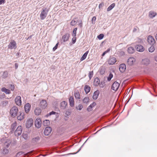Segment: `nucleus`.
Returning <instances> with one entry per match:
<instances>
[{
    "label": "nucleus",
    "mask_w": 157,
    "mask_h": 157,
    "mask_svg": "<svg viewBox=\"0 0 157 157\" xmlns=\"http://www.w3.org/2000/svg\"><path fill=\"white\" fill-rule=\"evenodd\" d=\"M18 111V108L16 106L13 107L10 109V114L13 117H15L17 115Z\"/></svg>",
    "instance_id": "f03ea898"
},
{
    "label": "nucleus",
    "mask_w": 157,
    "mask_h": 157,
    "mask_svg": "<svg viewBox=\"0 0 157 157\" xmlns=\"http://www.w3.org/2000/svg\"><path fill=\"white\" fill-rule=\"evenodd\" d=\"M96 20V17L95 16H94L93 17L92 19V24H94L95 23V21Z\"/></svg>",
    "instance_id": "c03bdc74"
},
{
    "label": "nucleus",
    "mask_w": 157,
    "mask_h": 157,
    "mask_svg": "<svg viewBox=\"0 0 157 157\" xmlns=\"http://www.w3.org/2000/svg\"><path fill=\"white\" fill-rule=\"evenodd\" d=\"M39 105L42 109H45L47 107L48 104L46 100H42L40 101Z\"/></svg>",
    "instance_id": "39448f33"
},
{
    "label": "nucleus",
    "mask_w": 157,
    "mask_h": 157,
    "mask_svg": "<svg viewBox=\"0 0 157 157\" xmlns=\"http://www.w3.org/2000/svg\"><path fill=\"white\" fill-rule=\"evenodd\" d=\"M21 97L20 96H17L15 98V102L16 104L18 106L21 105Z\"/></svg>",
    "instance_id": "9b49d317"
},
{
    "label": "nucleus",
    "mask_w": 157,
    "mask_h": 157,
    "mask_svg": "<svg viewBox=\"0 0 157 157\" xmlns=\"http://www.w3.org/2000/svg\"><path fill=\"white\" fill-rule=\"evenodd\" d=\"M155 50V48L154 46H151L148 49V51L149 52H152Z\"/></svg>",
    "instance_id": "f704fd0d"
},
{
    "label": "nucleus",
    "mask_w": 157,
    "mask_h": 157,
    "mask_svg": "<svg viewBox=\"0 0 157 157\" xmlns=\"http://www.w3.org/2000/svg\"><path fill=\"white\" fill-rule=\"evenodd\" d=\"M17 123L15 121L12 124V125H11V129L13 130H14V129L17 126Z\"/></svg>",
    "instance_id": "473e14b6"
},
{
    "label": "nucleus",
    "mask_w": 157,
    "mask_h": 157,
    "mask_svg": "<svg viewBox=\"0 0 157 157\" xmlns=\"http://www.w3.org/2000/svg\"><path fill=\"white\" fill-rule=\"evenodd\" d=\"M17 44L13 40H12L8 45V48L10 49H16L17 48Z\"/></svg>",
    "instance_id": "20e7f679"
},
{
    "label": "nucleus",
    "mask_w": 157,
    "mask_h": 157,
    "mask_svg": "<svg viewBox=\"0 0 157 157\" xmlns=\"http://www.w3.org/2000/svg\"><path fill=\"white\" fill-rule=\"evenodd\" d=\"M110 50V49L109 48L106 51H105L106 53H107V52H109Z\"/></svg>",
    "instance_id": "680f3d73"
},
{
    "label": "nucleus",
    "mask_w": 157,
    "mask_h": 157,
    "mask_svg": "<svg viewBox=\"0 0 157 157\" xmlns=\"http://www.w3.org/2000/svg\"><path fill=\"white\" fill-rule=\"evenodd\" d=\"M89 98L87 97H86L83 99V101L84 103H87L89 101Z\"/></svg>",
    "instance_id": "c9c22d12"
},
{
    "label": "nucleus",
    "mask_w": 157,
    "mask_h": 157,
    "mask_svg": "<svg viewBox=\"0 0 157 157\" xmlns=\"http://www.w3.org/2000/svg\"><path fill=\"white\" fill-rule=\"evenodd\" d=\"M33 124V120L32 118L28 119L26 122V127L27 128H30Z\"/></svg>",
    "instance_id": "423d86ee"
},
{
    "label": "nucleus",
    "mask_w": 157,
    "mask_h": 157,
    "mask_svg": "<svg viewBox=\"0 0 157 157\" xmlns=\"http://www.w3.org/2000/svg\"><path fill=\"white\" fill-rule=\"evenodd\" d=\"M115 6V4L114 3H112L108 8L107 11L108 12L111 10Z\"/></svg>",
    "instance_id": "c756f323"
},
{
    "label": "nucleus",
    "mask_w": 157,
    "mask_h": 157,
    "mask_svg": "<svg viewBox=\"0 0 157 157\" xmlns=\"http://www.w3.org/2000/svg\"><path fill=\"white\" fill-rule=\"evenodd\" d=\"M40 139V138L39 137H36L35 138H33V142H36L38 141Z\"/></svg>",
    "instance_id": "37998d69"
},
{
    "label": "nucleus",
    "mask_w": 157,
    "mask_h": 157,
    "mask_svg": "<svg viewBox=\"0 0 157 157\" xmlns=\"http://www.w3.org/2000/svg\"><path fill=\"white\" fill-rule=\"evenodd\" d=\"M120 84L118 82H115L113 84L111 88H118Z\"/></svg>",
    "instance_id": "b1692460"
},
{
    "label": "nucleus",
    "mask_w": 157,
    "mask_h": 157,
    "mask_svg": "<svg viewBox=\"0 0 157 157\" xmlns=\"http://www.w3.org/2000/svg\"><path fill=\"white\" fill-rule=\"evenodd\" d=\"M31 105L29 103L26 104L24 106L25 112L27 113L29 112L30 110Z\"/></svg>",
    "instance_id": "f3484780"
},
{
    "label": "nucleus",
    "mask_w": 157,
    "mask_h": 157,
    "mask_svg": "<svg viewBox=\"0 0 157 157\" xmlns=\"http://www.w3.org/2000/svg\"><path fill=\"white\" fill-rule=\"evenodd\" d=\"M70 105L72 107L74 106L75 101L73 96H70L69 99Z\"/></svg>",
    "instance_id": "ddd939ff"
},
{
    "label": "nucleus",
    "mask_w": 157,
    "mask_h": 157,
    "mask_svg": "<svg viewBox=\"0 0 157 157\" xmlns=\"http://www.w3.org/2000/svg\"><path fill=\"white\" fill-rule=\"evenodd\" d=\"M70 34L68 33H67L65 35L63 36L62 40L63 42H66L68 40Z\"/></svg>",
    "instance_id": "4be33fe9"
},
{
    "label": "nucleus",
    "mask_w": 157,
    "mask_h": 157,
    "mask_svg": "<svg viewBox=\"0 0 157 157\" xmlns=\"http://www.w3.org/2000/svg\"><path fill=\"white\" fill-rule=\"evenodd\" d=\"M19 53H16V55L17 56H18L19 55Z\"/></svg>",
    "instance_id": "338daca9"
},
{
    "label": "nucleus",
    "mask_w": 157,
    "mask_h": 157,
    "mask_svg": "<svg viewBox=\"0 0 157 157\" xmlns=\"http://www.w3.org/2000/svg\"><path fill=\"white\" fill-rule=\"evenodd\" d=\"M135 48L136 50L140 52H143L144 50L143 46L141 45H137L136 46Z\"/></svg>",
    "instance_id": "4468645a"
},
{
    "label": "nucleus",
    "mask_w": 157,
    "mask_h": 157,
    "mask_svg": "<svg viewBox=\"0 0 157 157\" xmlns=\"http://www.w3.org/2000/svg\"><path fill=\"white\" fill-rule=\"evenodd\" d=\"M137 31V29L136 28H134L133 29V32H136V31Z\"/></svg>",
    "instance_id": "052dcab7"
},
{
    "label": "nucleus",
    "mask_w": 157,
    "mask_h": 157,
    "mask_svg": "<svg viewBox=\"0 0 157 157\" xmlns=\"http://www.w3.org/2000/svg\"><path fill=\"white\" fill-rule=\"evenodd\" d=\"M8 72L6 71H5L2 72V74L1 76V77L2 78H6L8 76Z\"/></svg>",
    "instance_id": "a878e982"
},
{
    "label": "nucleus",
    "mask_w": 157,
    "mask_h": 157,
    "mask_svg": "<svg viewBox=\"0 0 157 157\" xmlns=\"http://www.w3.org/2000/svg\"><path fill=\"white\" fill-rule=\"evenodd\" d=\"M76 109L79 110H81L83 108V106L81 104H79L78 107H76Z\"/></svg>",
    "instance_id": "4c0bfd02"
},
{
    "label": "nucleus",
    "mask_w": 157,
    "mask_h": 157,
    "mask_svg": "<svg viewBox=\"0 0 157 157\" xmlns=\"http://www.w3.org/2000/svg\"><path fill=\"white\" fill-rule=\"evenodd\" d=\"M74 96L76 99H80V95L78 92H75L74 93Z\"/></svg>",
    "instance_id": "7c9ffc66"
},
{
    "label": "nucleus",
    "mask_w": 157,
    "mask_h": 157,
    "mask_svg": "<svg viewBox=\"0 0 157 157\" xmlns=\"http://www.w3.org/2000/svg\"><path fill=\"white\" fill-rule=\"evenodd\" d=\"M59 43H57L55 46L53 48V51H54L58 47V45Z\"/></svg>",
    "instance_id": "09e8293b"
},
{
    "label": "nucleus",
    "mask_w": 157,
    "mask_h": 157,
    "mask_svg": "<svg viewBox=\"0 0 157 157\" xmlns=\"http://www.w3.org/2000/svg\"><path fill=\"white\" fill-rule=\"evenodd\" d=\"M155 60L157 62V56L155 57Z\"/></svg>",
    "instance_id": "0e129e2a"
},
{
    "label": "nucleus",
    "mask_w": 157,
    "mask_h": 157,
    "mask_svg": "<svg viewBox=\"0 0 157 157\" xmlns=\"http://www.w3.org/2000/svg\"><path fill=\"white\" fill-rule=\"evenodd\" d=\"M34 112L35 115L38 116L41 114V110L40 108L36 107L34 109Z\"/></svg>",
    "instance_id": "412c9836"
},
{
    "label": "nucleus",
    "mask_w": 157,
    "mask_h": 157,
    "mask_svg": "<svg viewBox=\"0 0 157 157\" xmlns=\"http://www.w3.org/2000/svg\"><path fill=\"white\" fill-rule=\"evenodd\" d=\"M126 69V66L125 64L122 63L120 65L119 70L121 72H124Z\"/></svg>",
    "instance_id": "a211bd4d"
},
{
    "label": "nucleus",
    "mask_w": 157,
    "mask_h": 157,
    "mask_svg": "<svg viewBox=\"0 0 157 157\" xmlns=\"http://www.w3.org/2000/svg\"><path fill=\"white\" fill-rule=\"evenodd\" d=\"M50 124V121L48 120H46L44 121L43 125L45 126L49 125Z\"/></svg>",
    "instance_id": "2f4dec72"
},
{
    "label": "nucleus",
    "mask_w": 157,
    "mask_h": 157,
    "mask_svg": "<svg viewBox=\"0 0 157 157\" xmlns=\"http://www.w3.org/2000/svg\"><path fill=\"white\" fill-rule=\"evenodd\" d=\"M84 88H90V87L88 85H86L85 86Z\"/></svg>",
    "instance_id": "13d9d810"
},
{
    "label": "nucleus",
    "mask_w": 157,
    "mask_h": 157,
    "mask_svg": "<svg viewBox=\"0 0 157 157\" xmlns=\"http://www.w3.org/2000/svg\"><path fill=\"white\" fill-rule=\"evenodd\" d=\"M113 75L111 73H110L108 77L107 78V80L108 81H110L111 80V78H113Z\"/></svg>",
    "instance_id": "e433bc0d"
},
{
    "label": "nucleus",
    "mask_w": 157,
    "mask_h": 157,
    "mask_svg": "<svg viewBox=\"0 0 157 157\" xmlns=\"http://www.w3.org/2000/svg\"><path fill=\"white\" fill-rule=\"evenodd\" d=\"M76 23V21L75 20H72L71 22V25L72 26L75 25Z\"/></svg>",
    "instance_id": "a18cd8bd"
},
{
    "label": "nucleus",
    "mask_w": 157,
    "mask_h": 157,
    "mask_svg": "<svg viewBox=\"0 0 157 157\" xmlns=\"http://www.w3.org/2000/svg\"><path fill=\"white\" fill-rule=\"evenodd\" d=\"M2 88L4 89V88H6L5 87H2Z\"/></svg>",
    "instance_id": "774afa93"
},
{
    "label": "nucleus",
    "mask_w": 157,
    "mask_h": 157,
    "mask_svg": "<svg viewBox=\"0 0 157 157\" xmlns=\"http://www.w3.org/2000/svg\"><path fill=\"white\" fill-rule=\"evenodd\" d=\"M141 63L142 64L147 65L150 63V60L148 59H144L142 60Z\"/></svg>",
    "instance_id": "6ab92c4d"
},
{
    "label": "nucleus",
    "mask_w": 157,
    "mask_h": 157,
    "mask_svg": "<svg viewBox=\"0 0 157 157\" xmlns=\"http://www.w3.org/2000/svg\"><path fill=\"white\" fill-rule=\"evenodd\" d=\"M18 64L17 63H15V67L16 69H17L18 67Z\"/></svg>",
    "instance_id": "4d7b16f0"
},
{
    "label": "nucleus",
    "mask_w": 157,
    "mask_h": 157,
    "mask_svg": "<svg viewBox=\"0 0 157 157\" xmlns=\"http://www.w3.org/2000/svg\"><path fill=\"white\" fill-rule=\"evenodd\" d=\"M104 37V35L102 34H101L98 36V38L99 40L102 39Z\"/></svg>",
    "instance_id": "79ce46f5"
},
{
    "label": "nucleus",
    "mask_w": 157,
    "mask_h": 157,
    "mask_svg": "<svg viewBox=\"0 0 157 157\" xmlns=\"http://www.w3.org/2000/svg\"><path fill=\"white\" fill-rule=\"evenodd\" d=\"M22 128L21 126H18L15 132V136H19L20 135L22 132Z\"/></svg>",
    "instance_id": "6e6552de"
},
{
    "label": "nucleus",
    "mask_w": 157,
    "mask_h": 157,
    "mask_svg": "<svg viewBox=\"0 0 157 157\" xmlns=\"http://www.w3.org/2000/svg\"><path fill=\"white\" fill-rule=\"evenodd\" d=\"M1 90L7 94H9L10 93V90L9 89H1Z\"/></svg>",
    "instance_id": "72a5a7b5"
},
{
    "label": "nucleus",
    "mask_w": 157,
    "mask_h": 157,
    "mask_svg": "<svg viewBox=\"0 0 157 157\" xmlns=\"http://www.w3.org/2000/svg\"><path fill=\"white\" fill-rule=\"evenodd\" d=\"M52 128L50 127H46L44 131V134L46 136L49 135L52 131Z\"/></svg>",
    "instance_id": "1a4fd4ad"
},
{
    "label": "nucleus",
    "mask_w": 157,
    "mask_h": 157,
    "mask_svg": "<svg viewBox=\"0 0 157 157\" xmlns=\"http://www.w3.org/2000/svg\"><path fill=\"white\" fill-rule=\"evenodd\" d=\"M104 71L103 70H102V69H101L100 70V73L101 74H102L104 72Z\"/></svg>",
    "instance_id": "bf43d9fd"
},
{
    "label": "nucleus",
    "mask_w": 157,
    "mask_h": 157,
    "mask_svg": "<svg viewBox=\"0 0 157 157\" xmlns=\"http://www.w3.org/2000/svg\"><path fill=\"white\" fill-rule=\"evenodd\" d=\"M48 12V11H47L46 9L42 10L40 15V19L41 20L44 19L46 17Z\"/></svg>",
    "instance_id": "7ed1b4c3"
},
{
    "label": "nucleus",
    "mask_w": 157,
    "mask_h": 157,
    "mask_svg": "<svg viewBox=\"0 0 157 157\" xmlns=\"http://www.w3.org/2000/svg\"><path fill=\"white\" fill-rule=\"evenodd\" d=\"M106 53L105 52H104L103 53V54H102V56H104V55H105V54Z\"/></svg>",
    "instance_id": "e2e57ef3"
},
{
    "label": "nucleus",
    "mask_w": 157,
    "mask_h": 157,
    "mask_svg": "<svg viewBox=\"0 0 157 157\" xmlns=\"http://www.w3.org/2000/svg\"><path fill=\"white\" fill-rule=\"evenodd\" d=\"M22 137L25 139H27L28 138V136L27 134L23 133L22 135Z\"/></svg>",
    "instance_id": "a19ab883"
},
{
    "label": "nucleus",
    "mask_w": 157,
    "mask_h": 157,
    "mask_svg": "<svg viewBox=\"0 0 157 157\" xmlns=\"http://www.w3.org/2000/svg\"><path fill=\"white\" fill-rule=\"evenodd\" d=\"M82 20H81L79 24L78 25L80 26V27H81L82 26Z\"/></svg>",
    "instance_id": "6e6d98bb"
},
{
    "label": "nucleus",
    "mask_w": 157,
    "mask_h": 157,
    "mask_svg": "<svg viewBox=\"0 0 157 157\" xmlns=\"http://www.w3.org/2000/svg\"><path fill=\"white\" fill-rule=\"evenodd\" d=\"M41 121L40 118H37L35 120V126L38 128H40L41 125Z\"/></svg>",
    "instance_id": "0eeeda50"
},
{
    "label": "nucleus",
    "mask_w": 157,
    "mask_h": 157,
    "mask_svg": "<svg viewBox=\"0 0 157 157\" xmlns=\"http://www.w3.org/2000/svg\"><path fill=\"white\" fill-rule=\"evenodd\" d=\"M8 87L9 88H14V86L13 84H9L8 85Z\"/></svg>",
    "instance_id": "49530a36"
},
{
    "label": "nucleus",
    "mask_w": 157,
    "mask_h": 157,
    "mask_svg": "<svg viewBox=\"0 0 157 157\" xmlns=\"http://www.w3.org/2000/svg\"><path fill=\"white\" fill-rule=\"evenodd\" d=\"M94 85L95 86H99L100 87L103 88L105 85V83L101 82L100 83L99 79L97 77L94 79Z\"/></svg>",
    "instance_id": "f257e3e1"
},
{
    "label": "nucleus",
    "mask_w": 157,
    "mask_h": 157,
    "mask_svg": "<svg viewBox=\"0 0 157 157\" xmlns=\"http://www.w3.org/2000/svg\"><path fill=\"white\" fill-rule=\"evenodd\" d=\"M55 113V112L54 111H52L51 112H50L49 114H48L46 115V117H48L49 116H50L52 114H54Z\"/></svg>",
    "instance_id": "de8ad7c7"
},
{
    "label": "nucleus",
    "mask_w": 157,
    "mask_h": 157,
    "mask_svg": "<svg viewBox=\"0 0 157 157\" xmlns=\"http://www.w3.org/2000/svg\"><path fill=\"white\" fill-rule=\"evenodd\" d=\"M25 117V115L24 113L19 112L17 116V119L18 120L21 121L23 120Z\"/></svg>",
    "instance_id": "dca6fc26"
},
{
    "label": "nucleus",
    "mask_w": 157,
    "mask_h": 157,
    "mask_svg": "<svg viewBox=\"0 0 157 157\" xmlns=\"http://www.w3.org/2000/svg\"><path fill=\"white\" fill-rule=\"evenodd\" d=\"M103 6H104L103 3H102L100 4L99 6V9H100V8L102 7Z\"/></svg>",
    "instance_id": "603ef678"
},
{
    "label": "nucleus",
    "mask_w": 157,
    "mask_h": 157,
    "mask_svg": "<svg viewBox=\"0 0 157 157\" xmlns=\"http://www.w3.org/2000/svg\"><path fill=\"white\" fill-rule=\"evenodd\" d=\"M135 51L134 48L132 47H129L128 48V52L130 54H132Z\"/></svg>",
    "instance_id": "bb28decb"
},
{
    "label": "nucleus",
    "mask_w": 157,
    "mask_h": 157,
    "mask_svg": "<svg viewBox=\"0 0 157 157\" xmlns=\"http://www.w3.org/2000/svg\"><path fill=\"white\" fill-rule=\"evenodd\" d=\"M67 103L65 101H63L61 103L60 108L61 109H64L66 107Z\"/></svg>",
    "instance_id": "5701e85b"
},
{
    "label": "nucleus",
    "mask_w": 157,
    "mask_h": 157,
    "mask_svg": "<svg viewBox=\"0 0 157 157\" xmlns=\"http://www.w3.org/2000/svg\"><path fill=\"white\" fill-rule=\"evenodd\" d=\"M88 53V51H87L83 55L82 57L80 59V60L81 61H83L86 58Z\"/></svg>",
    "instance_id": "cd10ccee"
},
{
    "label": "nucleus",
    "mask_w": 157,
    "mask_h": 157,
    "mask_svg": "<svg viewBox=\"0 0 157 157\" xmlns=\"http://www.w3.org/2000/svg\"><path fill=\"white\" fill-rule=\"evenodd\" d=\"M156 13L153 11H150L148 13V16L149 18H153L156 15Z\"/></svg>",
    "instance_id": "aec40b11"
},
{
    "label": "nucleus",
    "mask_w": 157,
    "mask_h": 157,
    "mask_svg": "<svg viewBox=\"0 0 157 157\" xmlns=\"http://www.w3.org/2000/svg\"><path fill=\"white\" fill-rule=\"evenodd\" d=\"M136 59L133 57H130L128 60L127 62L128 65H132L135 62Z\"/></svg>",
    "instance_id": "2eb2a0df"
},
{
    "label": "nucleus",
    "mask_w": 157,
    "mask_h": 157,
    "mask_svg": "<svg viewBox=\"0 0 157 157\" xmlns=\"http://www.w3.org/2000/svg\"><path fill=\"white\" fill-rule=\"evenodd\" d=\"M4 152L5 153V154L8 153L9 152L8 150L7 149H4L3 150Z\"/></svg>",
    "instance_id": "864d4df0"
},
{
    "label": "nucleus",
    "mask_w": 157,
    "mask_h": 157,
    "mask_svg": "<svg viewBox=\"0 0 157 157\" xmlns=\"http://www.w3.org/2000/svg\"><path fill=\"white\" fill-rule=\"evenodd\" d=\"M113 90L114 91V92H115L116 91H117V89H113Z\"/></svg>",
    "instance_id": "69168bd1"
},
{
    "label": "nucleus",
    "mask_w": 157,
    "mask_h": 157,
    "mask_svg": "<svg viewBox=\"0 0 157 157\" xmlns=\"http://www.w3.org/2000/svg\"><path fill=\"white\" fill-rule=\"evenodd\" d=\"M75 36H73V38H72L73 44H74L76 42V38Z\"/></svg>",
    "instance_id": "8fccbe9b"
},
{
    "label": "nucleus",
    "mask_w": 157,
    "mask_h": 157,
    "mask_svg": "<svg viewBox=\"0 0 157 157\" xmlns=\"http://www.w3.org/2000/svg\"><path fill=\"white\" fill-rule=\"evenodd\" d=\"M5 0H0V5L2 3H4L5 2Z\"/></svg>",
    "instance_id": "5fc2aeb1"
},
{
    "label": "nucleus",
    "mask_w": 157,
    "mask_h": 157,
    "mask_svg": "<svg viewBox=\"0 0 157 157\" xmlns=\"http://www.w3.org/2000/svg\"><path fill=\"white\" fill-rule=\"evenodd\" d=\"M99 91L98 90H97L96 91H95L94 94L93 98L94 99L96 100V99L98 97V96L99 94Z\"/></svg>",
    "instance_id": "393cba45"
},
{
    "label": "nucleus",
    "mask_w": 157,
    "mask_h": 157,
    "mask_svg": "<svg viewBox=\"0 0 157 157\" xmlns=\"http://www.w3.org/2000/svg\"><path fill=\"white\" fill-rule=\"evenodd\" d=\"M96 103L95 102H93L87 108V110L88 111H90L92 110V108L95 105Z\"/></svg>",
    "instance_id": "c85d7f7f"
},
{
    "label": "nucleus",
    "mask_w": 157,
    "mask_h": 157,
    "mask_svg": "<svg viewBox=\"0 0 157 157\" xmlns=\"http://www.w3.org/2000/svg\"><path fill=\"white\" fill-rule=\"evenodd\" d=\"M90 89H84L86 93L87 94L90 91Z\"/></svg>",
    "instance_id": "3c124183"
},
{
    "label": "nucleus",
    "mask_w": 157,
    "mask_h": 157,
    "mask_svg": "<svg viewBox=\"0 0 157 157\" xmlns=\"http://www.w3.org/2000/svg\"><path fill=\"white\" fill-rule=\"evenodd\" d=\"M93 71H90L89 73V77L90 78V79L91 78L93 77Z\"/></svg>",
    "instance_id": "ea45409f"
},
{
    "label": "nucleus",
    "mask_w": 157,
    "mask_h": 157,
    "mask_svg": "<svg viewBox=\"0 0 157 157\" xmlns=\"http://www.w3.org/2000/svg\"><path fill=\"white\" fill-rule=\"evenodd\" d=\"M148 43L151 44H153L155 42V40L151 36H149L147 39Z\"/></svg>",
    "instance_id": "9d476101"
},
{
    "label": "nucleus",
    "mask_w": 157,
    "mask_h": 157,
    "mask_svg": "<svg viewBox=\"0 0 157 157\" xmlns=\"http://www.w3.org/2000/svg\"><path fill=\"white\" fill-rule=\"evenodd\" d=\"M77 28H75L74 29L73 32V33L72 35L73 36H76V31L77 30Z\"/></svg>",
    "instance_id": "58836bf2"
},
{
    "label": "nucleus",
    "mask_w": 157,
    "mask_h": 157,
    "mask_svg": "<svg viewBox=\"0 0 157 157\" xmlns=\"http://www.w3.org/2000/svg\"><path fill=\"white\" fill-rule=\"evenodd\" d=\"M108 62L109 64L113 65L116 62V59L114 57H110L108 60Z\"/></svg>",
    "instance_id": "f8f14e48"
}]
</instances>
